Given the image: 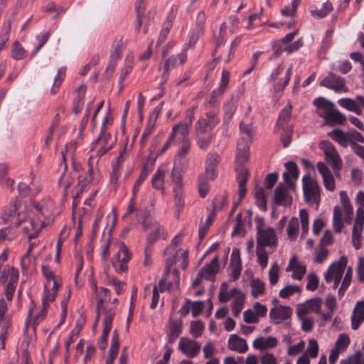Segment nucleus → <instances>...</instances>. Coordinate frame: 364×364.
I'll return each mask as SVG.
<instances>
[{
  "label": "nucleus",
  "mask_w": 364,
  "mask_h": 364,
  "mask_svg": "<svg viewBox=\"0 0 364 364\" xmlns=\"http://www.w3.org/2000/svg\"><path fill=\"white\" fill-rule=\"evenodd\" d=\"M191 147L190 142L181 144L178 154L174 160V168H173L170 176L172 178L173 184V192L174 198L175 207L176 211L179 213L185 205V193L183 191V176L178 166L185 168L188 166V161L185 160Z\"/></svg>",
  "instance_id": "obj_1"
},
{
  "label": "nucleus",
  "mask_w": 364,
  "mask_h": 364,
  "mask_svg": "<svg viewBox=\"0 0 364 364\" xmlns=\"http://www.w3.org/2000/svg\"><path fill=\"white\" fill-rule=\"evenodd\" d=\"M183 237V232H179L173 237L170 245L164 250V255L166 256V270L173 271L171 269L173 264L179 262H181V266L183 269L186 268L188 264V251L178 248L182 244Z\"/></svg>",
  "instance_id": "obj_2"
},
{
  "label": "nucleus",
  "mask_w": 364,
  "mask_h": 364,
  "mask_svg": "<svg viewBox=\"0 0 364 364\" xmlns=\"http://www.w3.org/2000/svg\"><path fill=\"white\" fill-rule=\"evenodd\" d=\"M16 228L26 236L30 244L31 239L36 237L41 230L49 225V221L41 220L27 209L26 215H19L18 221L15 223Z\"/></svg>",
  "instance_id": "obj_3"
},
{
  "label": "nucleus",
  "mask_w": 364,
  "mask_h": 364,
  "mask_svg": "<svg viewBox=\"0 0 364 364\" xmlns=\"http://www.w3.org/2000/svg\"><path fill=\"white\" fill-rule=\"evenodd\" d=\"M179 284L178 271L173 269V271L166 270L162 279L160 281L158 286H154L153 289V296L151 304V308L154 309L159 301V293L166 289L171 290L177 288Z\"/></svg>",
  "instance_id": "obj_4"
},
{
  "label": "nucleus",
  "mask_w": 364,
  "mask_h": 364,
  "mask_svg": "<svg viewBox=\"0 0 364 364\" xmlns=\"http://www.w3.org/2000/svg\"><path fill=\"white\" fill-rule=\"evenodd\" d=\"M89 284L90 289L95 294L97 300V318L93 326V329L95 330L100 318L101 316L103 317L102 309L105 308H114L116 310V307L111 306L107 304L104 305L105 302L106 303L107 300H109L110 291L109 289L105 287H100L98 289L97 284L93 278L89 279Z\"/></svg>",
  "instance_id": "obj_5"
},
{
  "label": "nucleus",
  "mask_w": 364,
  "mask_h": 364,
  "mask_svg": "<svg viewBox=\"0 0 364 364\" xmlns=\"http://www.w3.org/2000/svg\"><path fill=\"white\" fill-rule=\"evenodd\" d=\"M348 259L346 256H342L338 261L333 262L326 272L324 273V279L327 283L333 282V288H338L342 277L345 272Z\"/></svg>",
  "instance_id": "obj_6"
},
{
  "label": "nucleus",
  "mask_w": 364,
  "mask_h": 364,
  "mask_svg": "<svg viewBox=\"0 0 364 364\" xmlns=\"http://www.w3.org/2000/svg\"><path fill=\"white\" fill-rule=\"evenodd\" d=\"M319 147L323 151L326 161L332 166L336 177H340L339 171L342 168L343 162L333 145L328 141H322Z\"/></svg>",
  "instance_id": "obj_7"
},
{
  "label": "nucleus",
  "mask_w": 364,
  "mask_h": 364,
  "mask_svg": "<svg viewBox=\"0 0 364 364\" xmlns=\"http://www.w3.org/2000/svg\"><path fill=\"white\" fill-rule=\"evenodd\" d=\"M303 191L305 200L318 206L320 200V188L318 182L308 175L302 178Z\"/></svg>",
  "instance_id": "obj_8"
},
{
  "label": "nucleus",
  "mask_w": 364,
  "mask_h": 364,
  "mask_svg": "<svg viewBox=\"0 0 364 364\" xmlns=\"http://www.w3.org/2000/svg\"><path fill=\"white\" fill-rule=\"evenodd\" d=\"M28 211L33 214L36 218L43 217V220L49 221V224L53 221V214L54 210V203L50 198L44 199L37 203H33L28 208Z\"/></svg>",
  "instance_id": "obj_9"
},
{
  "label": "nucleus",
  "mask_w": 364,
  "mask_h": 364,
  "mask_svg": "<svg viewBox=\"0 0 364 364\" xmlns=\"http://www.w3.org/2000/svg\"><path fill=\"white\" fill-rule=\"evenodd\" d=\"M293 66L290 65L286 70L284 65L280 64L272 73L270 78L276 91H282L289 84Z\"/></svg>",
  "instance_id": "obj_10"
},
{
  "label": "nucleus",
  "mask_w": 364,
  "mask_h": 364,
  "mask_svg": "<svg viewBox=\"0 0 364 364\" xmlns=\"http://www.w3.org/2000/svg\"><path fill=\"white\" fill-rule=\"evenodd\" d=\"M262 223V219H259L257 225V246L263 247L274 246L277 244L275 230L272 228H264Z\"/></svg>",
  "instance_id": "obj_11"
},
{
  "label": "nucleus",
  "mask_w": 364,
  "mask_h": 364,
  "mask_svg": "<svg viewBox=\"0 0 364 364\" xmlns=\"http://www.w3.org/2000/svg\"><path fill=\"white\" fill-rule=\"evenodd\" d=\"M102 315L103 331L98 341V346L101 350H104L107 348V337L112 327L115 309L114 308L103 309Z\"/></svg>",
  "instance_id": "obj_12"
},
{
  "label": "nucleus",
  "mask_w": 364,
  "mask_h": 364,
  "mask_svg": "<svg viewBox=\"0 0 364 364\" xmlns=\"http://www.w3.org/2000/svg\"><path fill=\"white\" fill-rule=\"evenodd\" d=\"M141 225L145 230H150L147 240L149 242H154L161 236L166 235L164 228L154 221L149 213H144Z\"/></svg>",
  "instance_id": "obj_13"
},
{
  "label": "nucleus",
  "mask_w": 364,
  "mask_h": 364,
  "mask_svg": "<svg viewBox=\"0 0 364 364\" xmlns=\"http://www.w3.org/2000/svg\"><path fill=\"white\" fill-rule=\"evenodd\" d=\"M131 259V254L129 252L127 247L121 243L119 245V250L113 257V267L116 272L122 273L127 270V263Z\"/></svg>",
  "instance_id": "obj_14"
},
{
  "label": "nucleus",
  "mask_w": 364,
  "mask_h": 364,
  "mask_svg": "<svg viewBox=\"0 0 364 364\" xmlns=\"http://www.w3.org/2000/svg\"><path fill=\"white\" fill-rule=\"evenodd\" d=\"M320 86L325 87L338 93H346L349 90L344 78L333 73H330L323 78L320 82Z\"/></svg>",
  "instance_id": "obj_15"
},
{
  "label": "nucleus",
  "mask_w": 364,
  "mask_h": 364,
  "mask_svg": "<svg viewBox=\"0 0 364 364\" xmlns=\"http://www.w3.org/2000/svg\"><path fill=\"white\" fill-rule=\"evenodd\" d=\"M116 141V138L110 133H100L98 138L92 143V149H94L96 145H100L97 154L100 158L112 149Z\"/></svg>",
  "instance_id": "obj_16"
},
{
  "label": "nucleus",
  "mask_w": 364,
  "mask_h": 364,
  "mask_svg": "<svg viewBox=\"0 0 364 364\" xmlns=\"http://www.w3.org/2000/svg\"><path fill=\"white\" fill-rule=\"evenodd\" d=\"M7 311V304L4 299L0 300V346L1 349L5 348L8 331L10 327V318L5 316Z\"/></svg>",
  "instance_id": "obj_17"
},
{
  "label": "nucleus",
  "mask_w": 364,
  "mask_h": 364,
  "mask_svg": "<svg viewBox=\"0 0 364 364\" xmlns=\"http://www.w3.org/2000/svg\"><path fill=\"white\" fill-rule=\"evenodd\" d=\"M323 301L321 298L316 296L299 304L296 307V314L308 315L311 313L320 314Z\"/></svg>",
  "instance_id": "obj_18"
},
{
  "label": "nucleus",
  "mask_w": 364,
  "mask_h": 364,
  "mask_svg": "<svg viewBox=\"0 0 364 364\" xmlns=\"http://www.w3.org/2000/svg\"><path fill=\"white\" fill-rule=\"evenodd\" d=\"M219 122V119L214 112H208L205 117L200 118L196 127L197 135L203 134L211 131Z\"/></svg>",
  "instance_id": "obj_19"
},
{
  "label": "nucleus",
  "mask_w": 364,
  "mask_h": 364,
  "mask_svg": "<svg viewBox=\"0 0 364 364\" xmlns=\"http://www.w3.org/2000/svg\"><path fill=\"white\" fill-rule=\"evenodd\" d=\"M169 176L168 170L165 166L159 167L151 178V186L154 188L161 191L165 193L166 188L170 185L167 176Z\"/></svg>",
  "instance_id": "obj_20"
},
{
  "label": "nucleus",
  "mask_w": 364,
  "mask_h": 364,
  "mask_svg": "<svg viewBox=\"0 0 364 364\" xmlns=\"http://www.w3.org/2000/svg\"><path fill=\"white\" fill-rule=\"evenodd\" d=\"M188 134L189 124L187 122H181L173 127L170 136L176 144L178 143L184 144L189 142Z\"/></svg>",
  "instance_id": "obj_21"
},
{
  "label": "nucleus",
  "mask_w": 364,
  "mask_h": 364,
  "mask_svg": "<svg viewBox=\"0 0 364 364\" xmlns=\"http://www.w3.org/2000/svg\"><path fill=\"white\" fill-rule=\"evenodd\" d=\"M178 348L186 356L193 358L200 353V345L196 341L183 337L180 339Z\"/></svg>",
  "instance_id": "obj_22"
},
{
  "label": "nucleus",
  "mask_w": 364,
  "mask_h": 364,
  "mask_svg": "<svg viewBox=\"0 0 364 364\" xmlns=\"http://www.w3.org/2000/svg\"><path fill=\"white\" fill-rule=\"evenodd\" d=\"M186 59L187 55L184 51H183L176 55H172L171 57L164 60V73L162 74L163 79L166 80L168 79L169 72L176 66L184 63L186 61Z\"/></svg>",
  "instance_id": "obj_23"
},
{
  "label": "nucleus",
  "mask_w": 364,
  "mask_h": 364,
  "mask_svg": "<svg viewBox=\"0 0 364 364\" xmlns=\"http://www.w3.org/2000/svg\"><path fill=\"white\" fill-rule=\"evenodd\" d=\"M220 161V156L217 153H210L205 161V176L209 180H214L218 176L217 166Z\"/></svg>",
  "instance_id": "obj_24"
},
{
  "label": "nucleus",
  "mask_w": 364,
  "mask_h": 364,
  "mask_svg": "<svg viewBox=\"0 0 364 364\" xmlns=\"http://www.w3.org/2000/svg\"><path fill=\"white\" fill-rule=\"evenodd\" d=\"M316 167L322 176L326 189L329 191H334L336 189L335 179L327 165L323 162H318Z\"/></svg>",
  "instance_id": "obj_25"
},
{
  "label": "nucleus",
  "mask_w": 364,
  "mask_h": 364,
  "mask_svg": "<svg viewBox=\"0 0 364 364\" xmlns=\"http://www.w3.org/2000/svg\"><path fill=\"white\" fill-rule=\"evenodd\" d=\"M287 272H292L291 277L296 280H301L306 272V266L299 261L296 256H293L286 268Z\"/></svg>",
  "instance_id": "obj_26"
},
{
  "label": "nucleus",
  "mask_w": 364,
  "mask_h": 364,
  "mask_svg": "<svg viewBox=\"0 0 364 364\" xmlns=\"http://www.w3.org/2000/svg\"><path fill=\"white\" fill-rule=\"evenodd\" d=\"M249 159V145L247 142L242 139L237 143V152L235 156V161L237 168H240L244 167L243 165Z\"/></svg>",
  "instance_id": "obj_27"
},
{
  "label": "nucleus",
  "mask_w": 364,
  "mask_h": 364,
  "mask_svg": "<svg viewBox=\"0 0 364 364\" xmlns=\"http://www.w3.org/2000/svg\"><path fill=\"white\" fill-rule=\"evenodd\" d=\"M287 171L283 173V178L287 185L293 188L294 181L299 178V168L297 165L292 161H289L285 164Z\"/></svg>",
  "instance_id": "obj_28"
},
{
  "label": "nucleus",
  "mask_w": 364,
  "mask_h": 364,
  "mask_svg": "<svg viewBox=\"0 0 364 364\" xmlns=\"http://www.w3.org/2000/svg\"><path fill=\"white\" fill-rule=\"evenodd\" d=\"M237 172V180L239 186L238 196L239 201L237 203H239L245 196L247 193L246 188V183L248 180L250 173L249 171L245 167H242L240 168H237L236 169Z\"/></svg>",
  "instance_id": "obj_29"
},
{
  "label": "nucleus",
  "mask_w": 364,
  "mask_h": 364,
  "mask_svg": "<svg viewBox=\"0 0 364 364\" xmlns=\"http://www.w3.org/2000/svg\"><path fill=\"white\" fill-rule=\"evenodd\" d=\"M228 347L232 351L245 353L248 350L247 341L237 334H231L228 341Z\"/></svg>",
  "instance_id": "obj_30"
},
{
  "label": "nucleus",
  "mask_w": 364,
  "mask_h": 364,
  "mask_svg": "<svg viewBox=\"0 0 364 364\" xmlns=\"http://www.w3.org/2000/svg\"><path fill=\"white\" fill-rule=\"evenodd\" d=\"M35 245V243H31L26 253L22 257L21 260V268L23 272H31L36 265V259L40 253L31 257V253Z\"/></svg>",
  "instance_id": "obj_31"
},
{
  "label": "nucleus",
  "mask_w": 364,
  "mask_h": 364,
  "mask_svg": "<svg viewBox=\"0 0 364 364\" xmlns=\"http://www.w3.org/2000/svg\"><path fill=\"white\" fill-rule=\"evenodd\" d=\"M292 198L289 193L287 188L284 185H279L274 193V203L284 206L291 203Z\"/></svg>",
  "instance_id": "obj_32"
},
{
  "label": "nucleus",
  "mask_w": 364,
  "mask_h": 364,
  "mask_svg": "<svg viewBox=\"0 0 364 364\" xmlns=\"http://www.w3.org/2000/svg\"><path fill=\"white\" fill-rule=\"evenodd\" d=\"M364 321V301H358L353 310L351 316L352 328L356 330Z\"/></svg>",
  "instance_id": "obj_33"
},
{
  "label": "nucleus",
  "mask_w": 364,
  "mask_h": 364,
  "mask_svg": "<svg viewBox=\"0 0 364 364\" xmlns=\"http://www.w3.org/2000/svg\"><path fill=\"white\" fill-rule=\"evenodd\" d=\"M291 313L292 311L290 307L279 306L271 309L269 316L276 323H279L282 321L289 318Z\"/></svg>",
  "instance_id": "obj_34"
},
{
  "label": "nucleus",
  "mask_w": 364,
  "mask_h": 364,
  "mask_svg": "<svg viewBox=\"0 0 364 364\" xmlns=\"http://www.w3.org/2000/svg\"><path fill=\"white\" fill-rule=\"evenodd\" d=\"M278 344V340L273 336L263 337L260 336L254 340L252 346L254 348L264 350L274 348Z\"/></svg>",
  "instance_id": "obj_35"
},
{
  "label": "nucleus",
  "mask_w": 364,
  "mask_h": 364,
  "mask_svg": "<svg viewBox=\"0 0 364 364\" xmlns=\"http://www.w3.org/2000/svg\"><path fill=\"white\" fill-rule=\"evenodd\" d=\"M314 105L316 107L317 114L323 118L335 107L334 103L321 97L315 99Z\"/></svg>",
  "instance_id": "obj_36"
},
{
  "label": "nucleus",
  "mask_w": 364,
  "mask_h": 364,
  "mask_svg": "<svg viewBox=\"0 0 364 364\" xmlns=\"http://www.w3.org/2000/svg\"><path fill=\"white\" fill-rule=\"evenodd\" d=\"M228 287L229 286L227 282H223L220 286L219 300L222 303H225L232 298L235 299V298L239 296L240 294H243V293L236 287L229 291Z\"/></svg>",
  "instance_id": "obj_37"
},
{
  "label": "nucleus",
  "mask_w": 364,
  "mask_h": 364,
  "mask_svg": "<svg viewBox=\"0 0 364 364\" xmlns=\"http://www.w3.org/2000/svg\"><path fill=\"white\" fill-rule=\"evenodd\" d=\"M183 323L181 320H171L168 325L167 336L169 343H173L181 333Z\"/></svg>",
  "instance_id": "obj_38"
},
{
  "label": "nucleus",
  "mask_w": 364,
  "mask_h": 364,
  "mask_svg": "<svg viewBox=\"0 0 364 364\" xmlns=\"http://www.w3.org/2000/svg\"><path fill=\"white\" fill-rule=\"evenodd\" d=\"M219 269V257L215 256L212 261L204 267L200 272V277L206 279H211Z\"/></svg>",
  "instance_id": "obj_39"
},
{
  "label": "nucleus",
  "mask_w": 364,
  "mask_h": 364,
  "mask_svg": "<svg viewBox=\"0 0 364 364\" xmlns=\"http://www.w3.org/2000/svg\"><path fill=\"white\" fill-rule=\"evenodd\" d=\"M230 80V73L227 70H223L222 73L220 85L218 89L213 91L211 98L209 101L210 105H214L217 101V97L220 96L225 90Z\"/></svg>",
  "instance_id": "obj_40"
},
{
  "label": "nucleus",
  "mask_w": 364,
  "mask_h": 364,
  "mask_svg": "<svg viewBox=\"0 0 364 364\" xmlns=\"http://www.w3.org/2000/svg\"><path fill=\"white\" fill-rule=\"evenodd\" d=\"M96 181H98V179L95 176L92 166L89 163L87 172L79 176V185L80 186L81 192L84 191L88 185Z\"/></svg>",
  "instance_id": "obj_41"
},
{
  "label": "nucleus",
  "mask_w": 364,
  "mask_h": 364,
  "mask_svg": "<svg viewBox=\"0 0 364 364\" xmlns=\"http://www.w3.org/2000/svg\"><path fill=\"white\" fill-rule=\"evenodd\" d=\"M16 224L0 229V245L14 241L17 237Z\"/></svg>",
  "instance_id": "obj_42"
},
{
  "label": "nucleus",
  "mask_w": 364,
  "mask_h": 364,
  "mask_svg": "<svg viewBox=\"0 0 364 364\" xmlns=\"http://www.w3.org/2000/svg\"><path fill=\"white\" fill-rule=\"evenodd\" d=\"M268 193L262 187L256 186L255 188V198L258 208L262 210H267V201Z\"/></svg>",
  "instance_id": "obj_43"
},
{
  "label": "nucleus",
  "mask_w": 364,
  "mask_h": 364,
  "mask_svg": "<svg viewBox=\"0 0 364 364\" xmlns=\"http://www.w3.org/2000/svg\"><path fill=\"white\" fill-rule=\"evenodd\" d=\"M338 105L348 111L353 112L358 115L362 114V110L359 109L355 99L350 97L341 98L338 100Z\"/></svg>",
  "instance_id": "obj_44"
},
{
  "label": "nucleus",
  "mask_w": 364,
  "mask_h": 364,
  "mask_svg": "<svg viewBox=\"0 0 364 364\" xmlns=\"http://www.w3.org/2000/svg\"><path fill=\"white\" fill-rule=\"evenodd\" d=\"M323 119L330 124H343L346 120V116L335 107Z\"/></svg>",
  "instance_id": "obj_45"
},
{
  "label": "nucleus",
  "mask_w": 364,
  "mask_h": 364,
  "mask_svg": "<svg viewBox=\"0 0 364 364\" xmlns=\"http://www.w3.org/2000/svg\"><path fill=\"white\" fill-rule=\"evenodd\" d=\"M329 136L343 147H346L350 144L348 132H344L340 129H335L329 134Z\"/></svg>",
  "instance_id": "obj_46"
},
{
  "label": "nucleus",
  "mask_w": 364,
  "mask_h": 364,
  "mask_svg": "<svg viewBox=\"0 0 364 364\" xmlns=\"http://www.w3.org/2000/svg\"><path fill=\"white\" fill-rule=\"evenodd\" d=\"M18 214V209L16 205H11L5 208L1 215V220L4 225L12 223Z\"/></svg>",
  "instance_id": "obj_47"
},
{
  "label": "nucleus",
  "mask_w": 364,
  "mask_h": 364,
  "mask_svg": "<svg viewBox=\"0 0 364 364\" xmlns=\"http://www.w3.org/2000/svg\"><path fill=\"white\" fill-rule=\"evenodd\" d=\"M42 272L47 279V282L45 284V287L50 288L52 287L53 289H58V284L57 283V281L55 279V275L53 272L50 269V268L46 265L42 266Z\"/></svg>",
  "instance_id": "obj_48"
},
{
  "label": "nucleus",
  "mask_w": 364,
  "mask_h": 364,
  "mask_svg": "<svg viewBox=\"0 0 364 364\" xmlns=\"http://www.w3.org/2000/svg\"><path fill=\"white\" fill-rule=\"evenodd\" d=\"M352 277L353 269L351 267H348L345 273L344 277L341 282V285L338 291V296L340 299H341L344 296L346 290L349 287L352 281Z\"/></svg>",
  "instance_id": "obj_49"
},
{
  "label": "nucleus",
  "mask_w": 364,
  "mask_h": 364,
  "mask_svg": "<svg viewBox=\"0 0 364 364\" xmlns=\"http://www.w3.org/2000/svg\"><path fill=\"white\" fill-rule=\"evenodd\" d=\"M251 294L253 298L257 299L262 296L265 291V284L259 279H253L250 282Z\"/></svg>",
  "instance_id": "obj_50"
},
{
  "label": "nucleus",
  "mask_w": 364,
  "mask_h": 364,
  "mask_svg": "<svg viewBox=\"0 0 364 364\" xmlns=\"http://www.w3.org/2000/svg\"><path fill=\"white\" fill-rule=\"evenodd\" d=\"M333 9V4L327 1L323 4L321 9H314L311 8V16L316 18H323L326 17Z\"/></svg>",
  "instance_id": "obj_51"
},
{
  "label": "nucleus",
  "mask_w": 364,
  "mask_h": 364,
  "mask_svg": "<svg viewBox=\"0 0 364 364\" xmlns=\"http://www.w3.org/2000/svg\"><path fill=\"white\" fill-rule=\"evenodd\" d=\"M151 172V168L148 167H144L141 171L140 176L138 178V179L134 183V185L133 186L132 189V202L135 200L136 194L139 190V187L143 183V182L146 180L147 176Z\"/></svg>",
  "instance_id": "obj_52"
},
{
  "label": "nucleus",
  "mask_w": 364,
  "mask_h": 364,
  "mask_svg": "<svg viewBox=\"0 0 364 364\" xmlns=\"http://www.w3.org/2000/svg\"><path fill=\"white\" fill-rule=\"evenodd\" d=\"M299 223L298 218L293 217L289 222L287 227V235L290 240H296L299 235Z\"/></svg>",
  "instance_id": "obj_53"
},
{
  "label": "nucleus",
  "mask_w": 364,
  "mask_h": 364,
  "mask_svg": "<svg viewBox=\"0 0 364 364\" xmlns=\"http://www.w3.org/2000/svg\"><path fill=\"white\" fill-rule=\"evenodd\" d=\"M11 271V279L9 280V282L7 284V286L5 289V295L6 299L9 301H11L13 297V294L15 289V284L17 282L18 279V270H13Z\"/></svg>",
  "instance_id": "obj_54"
},
{
  "label": "nucleus",
  "mask_w": 364,
  "mask_h": 364,
  "mask_svg": "<svg viewBox=\"0 0 364 364\" xmlns=\"http://www.w3.org/2000/svg\"><path fill=\"white\" fill-rule=\"evenodd\" d=\"M301 287L299 285H287L279 291V296L283 299H289L290 296L301 294Z\"/></svg>",
  "instance_id": "obj_55"
},
{
  "label": "nucleus",
  "mask_w": 364,
  "mask_h": 364,
  "mask_svg": "<svg viewBox=\"0 0 364 364\" xmlns=\"http://www.w3.org/2000/svg\"><path fill=\"white\" fill-rule=\"evenodd\" d=\"M147 0H137L136 2V20L137 24L136 26V29H139L141 26V18L144 15L145 9L146 7Z\"/></svg>",
  "instance_id": "obj_56"
},
{
  "label": "nucleus",
  "mask_w": 364,
  "mask_h": 364,
  "mask_svg": "<svg viewBox=\"0 0 364 364\" xmlns=\"http://www.w3.org/2000/svg\"><path fill=\"white\" fill-rule=\"evenodd\" d=\"M256 254L257 257V262L262 269H265L268 264L269 255L267 251L264 250V247L257 246Z\"/></svg>",
  "instance_id": "obj_57"
},
{
  "label": "nucleus",
  "mask_w": 364,
  "mask_h": 364,
  "mask_svg": "<svg viewBox=\"0 0 364 364\" xmlns=\"http://www.w3.org/2000/svg\"><path fill=\"white\" fill-rule=\"evenodd\" d=\"M350 343V339L348 335L341 333L336 341L334 347L342 352L345 351Z\"/></svg>",
  "instance_id": "obj_58"
},
{
  "label": "nucleus",
  "mask_w": 364,
  "mask_h": 364,
  "mask_svg": "<svg viewBox=\"0 0 364 364\" xmlns=\"http://www.w3.org/2000/svg\"><path fill=\"white\" fill-rule=\"evenodd\" d=\"M245 301V294H240L239 296L236 297L234 302L232 304L231 309L232 314L235 316H238L242 311Z\"/></svg>",
  "instance_id": "obj_59"
},
{
  "label": "nucleus",
  "mask_w": 364,
  "mask_h": 364,
  "mask_svg": "<svg viewBox=\"0 0 364 364\" xmlns=\"http://www.w3.org/2000/svg\"><path fill=\"white\" fill-rule=\"evenodd\" d=\"M204 174L200 175L198 178V191L200 196L204 198L207 196L210 190L209 181Z\"/></svg>",
  "instance_id": "obj_60"
},
{
  "label": "nucleus",
  "mask_w": 364,
  "mask_h": 364,
  "mask_svg": "<svg viewBox=\"0 0 364 364\" xmlns=\"http://www.w3.org/2000/svg\"><path fill=\"white\" fill-rule=\"evenodd\" d=\"M342 212L341 208L338 206H335L333 208V228L336 232H340L341 231L343 223L341 220Z\"/></svg>",
  "instance_id": "obj_61"
},
{
  "label": "nucleus",
  "mask_w": 364,
  "mask_h": 364,
  "mask_svg": "<svg viewBox=\"0 0 364 364\" xmlns=\"http://www.w3.org/2000/svg\"><path fill=\"white\" fill-rule=\"evenodd\" d=\"M298 318L301 323V328L305 332H310L314 325V319L312 317H309L306 315L296 314Z\"/></svg>",
  "instance_id": "obj_62"
},
{
  "label": "nucleus",
  "mask_w": 364,
  "mask_h": 364,
  "mask_svg": "<svg viewBox=\"0 0 364 364\" xmlns=\"http://www.w3.org/2000/svg\"><path fill=\"white\" fill-rule=\"evenodd\" d=\"M58 289H53L52 287L46 288L43 294L42 301L43 306L44 308H46L50 302H52L56 296V292Z\"/></svg>",
  "instance_id": "obj_63"
},
{
  "label": "nucleus",
  "mask_w": 364,
  "mask_h": 364,
  "mask_svg": "<svg viewBox=\"0 0 364 364\" xmlns=\"http://www.w3.org/2000/svg\"><path fill=\"white\" fill-rule=\"evenodd\" d=\"M279 267L278 264L275 262L272 264L271 267L269 270V279L270 284L274 286L275 285L279 279Z\"/></svg>",
  "instance_id": "obj_64"
}]
</instances>
